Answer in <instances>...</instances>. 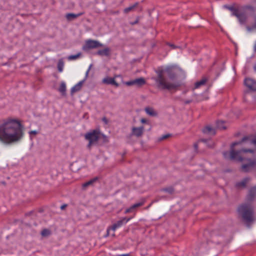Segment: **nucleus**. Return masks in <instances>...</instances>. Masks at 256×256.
<instances>
[{"mask_svg":"<svg viewBox=\"0 0 256 256\" xmlns=\"http://www.w3.org/2000/svg\"><path fill=\"white\" fill-rule=\"evenodd\" d=\"M58 90L62 96H64L66 94V84L64 82H62L60 83V86Z\"/></svg>","mask_w":256,"mask_h":256,"instance_id":"nucleus-20","label":"nucleus"},{"mask_svg":"<svg viewBox=\"0 0 256 256\" xmlns=\"http://www.w3.org/2000/svg\"><path fill=\"white\" fill-rule=\"evenodd\" d=\"M144 131V126L138 128L133 127L132 128V134L137 137H140L142 136Z\"/></svg>","mask_w":256,"mask_h":256,"instance_id":"nucleus-12","label":"nucleus"},{"mask_svg":"<svg viewBox=\"0 0 256 256\" xmlns=\"http://www.w3.org/2000/svg\"><path fill=\"white\" fill-rule=\"evenodd\" d=\"M102 120L106 123V124H107L108 122V121H107V120L106 118H103L102 119Z\"/></svg>","mask_w":256,"mask_h":256,"instance_id":"nucleus-37","label":"nucleus"},{"mask_svg":"<svg viewBox=\"0 0 256 256\" xmlns=\"http://www.w3.org/2000/svg\"><path fill=\"white\" fill-rule=\"evenodd\" d=\"M144 110L150 116H156L158 115L157 112L152 108L146 107L145 108Z\"/></svg>","mask_w":256,"mask_h":256,"instance_id":"nucleus-16","label":"nucleus"},{"mask_svg":"<svg viewBox=\"0 0 256 256\" xmlns=\"http://www.w3.org/2000/svg\"><path fill=\"white\" fill-rule=\"evenodd\" d=\"M100 136V131L97 130H92L86 133L84 135V138L88 141V144L87 145L88 148L90 150L92 146L96 144Z\"/></svg>","mask_w":256,"mask_h":256,"instance_id":"nucleus-5","label":"nucleus"},{"mask_svg":"<svg viewBox=\"0 0 256 256\" xmlns=\"http://www.w3.org/2000/svg\"><path fill=\"white\" fill-rule=\"evenodd\" d=\"M66 206V204H64L61 206L60 208L62 210H64Z\"/></svg>","mask_w":256,"mask_h":256,"instance_id":"nucleus-36","label":"nucleus"},{"mask_svg":"<svg viewBox=\"0 0 256 256\" xmlns=\"http://www.w3.org/2000/svg\"><path fill=\"white\" fill-rule=\"evenodd\" d=\"M50 234V231L48 230L44 229L41 232V234L42 236H46L49 235Z\"/></svg>","mask_w":256,"mask_h":256,"instance_id":"nucleus-28","label":"nucleus"},{"mask_svg":"<svg viewBox=\"0 0 256 256\" xmlns=\"http://www.w3.org/2000/svg\"><path fill=\"white\" fill-rule=\"evenodd\" d=\"M38 132L36 130H32L29 132V134L31 136L32 134L36 135Z\"/></svg>","mask_w":256,"mask_h":256,"instance_id":"nucleus-31","label":"nucleus"},{"mask_svg":"<svg viewBox=\"0 0 256 256\" xmlns=\"http://www.w3.org/2000/svg\"><path fill=\"white\" fill-rule=\"evenodd\" d=\"M80 55H81L80 52H79L78 54H75V55H71L68 57V59L69 60H75L78 58L80 56Z\"/></svg>","mask_w":256,"mask_h":256,"instance_id":"nucleus-26","label":"nucleus"},{"mask_svg":"<svg viewBox=\"0 0 256 256\" xmlns=\"http://www.w3.org/2000/svg\"><path fill=\"white\" fill-rule=\"evenodd\" d=\"M140 122H142V123H146V120L145 119V118H142L141 120H140Z\"/></svg>","mask_w":256,"mask_h":256,"instance_id":"nucleus-34","label":"nucleus"},{"mask_svg":"<svg viewBox=\"0 0 256 256\" xmlns=\"http://www.w3.org/2000/svg\"><path fill=\"white\" fill-rule=\"evenodd\" d=\"M252 28H254L256 29V20L255 21V22H254V25H253V26H252Z\"/></svg>","mask_w":256,"mask_h":256,"instance_id":"nucleus-39","label":"nucleus"},{"mask_svg":"<svg viewBox=\"0 0 256 256\" xmlns=\"http://www.w3.org/2000/svg\"><path fill=\"white\" fill-rule=\"evenodd\" d=\"M138 4V2H136L134 4L128 7V8H126L124 10V12H126V13H128V12H129L132 10H134V8H135Z\"/></svg>","mask_w":256,"mask_h":256,"instance_id":"nucleus-25","label":"nucleus"},{"mask_svg":"<svg viewBox=\"0 0 256 256\" xmlns=\"http://www.w3.org/2000/svg\"><path fill=\"white\" fill-rule=\"evenodd\" d=\"M158 76L154 80L158 86L164 90H172L180 86L176 80V74L171 67H168L164 70L157 72Z\"/></svg>","mask_w":256,"mask_h":256,"instance_id":"nucleus-3","label":"nucleus"},{"mask_svg":"<svg viewBox=\"0 0 256 256\" xmlns=\"http://www.w3.org/2000/svg\"><path fill=\"white\" fill-rule=\"evenodd\" d=\"M82 14H83L82 12H80L78 14L70 13V14H66V18H67L68 20H70L72 19H74L75 18H76L80 16H82Z\"/></svg>","mask_w":256,"mask_h":256,"instance_id":"nucleus-19","label":"nucleus"},{"mask_svg":"<svg viewBox=\"0 0 256 256\" xmlns=\"http://www.w3.org/2000/svg\"><path fill=\"white\" fill-rule=\"evenodd\" d=\"M247 140L246 137H244L242 138V142H235L232 144L231 145V150L229 152H224L223 155L226 158H228L229 156L231 160H236L238 162H242L244 160H246L248 161V163L247 164H244L242 166V170L244 172H249L252 168H253L256 164V159L255 158H253L252 159H245L243 158L240 154L242 152H250V153L253 154L254 152V150L250 149H242L239 151H235L234 150V148L235 146L237 144H241L242 142L245 141Z\"/></svg>","mask_w":256,"mask_h":256,"instance_id":"nucleus-4","label":"nucleus"},{"mask_svg":"<svg viewBox=\"0 0 256 256\" xmlns=\"http://www.w3.org/2000/svg\"><path fill=\"white\" fill-rule=\"evenodd\" d=\"M146 84L145 80L142 78H140L134 80H132L126 82L127 86L136 85L138 86H142Z\"/></svg>","mask_w":256,"mask_h":256,"instance_id":"nucleus-10","label":"nucleus"},{"mask_svg":"<svg viewBox=\"0 0 256 256\" xmlns=\"http://www.w3.org/2000/svg\"><path fill=\"white\" fill-rule=\"evenodd\" d=\"M203 142L206 144V145L208 146V148H212L214 146V142L213 141L211 140H205V139H202L199 140V142Z\"/></svg>","mask_w":256,"mask_h":256,"instance_id":"nucleus-21","label":"nucleus"},{"mask_svg":"<svg viewBox=\"0 0 256 256\" xmlns=\"http://www.w3.org/2000/svg\"><path fill=\"white\" fill-rule=\"evenodd\" d=\"M204 134H206L210 136H214L216 132V130L212 128L210 126H206L202 130Z\"/></svg>","mask_w":256,"mask_h":256,"instance_id":"nucleus-14","label":"nucleus"},{"mask_svg":"<svg viewBox=\"0 0 256 256\" xmlns=\"http://www.w3.org/2000/svg\"><path fill=\"white\" fill-rule=\"evenodd\" d=\"M161 190L166 192L170 194H172L174 192V189L172 187L162 188Z\"/></svg>","mask_w":256,"mask_h":256,"instance_id":"nucleus-27","label":"nucleus"},{"mask_svg":"<svg viewBox=\"0 0 256 256\" xmlns=\"http://www.w3.org/2000/svg\"><path fill=\"white\" fill-rule=\"evenodd\" d=\"M254 70L256 72V64L254 66Z\"/></svg>","mask_w":256,"mask_h":256,"instance_id":"nucleus-41","label":"nucleus"},{"mask_svg":"<svg viewBox=\"0 0 256 256\" xmlns=\"http://www.w3.org/2000/svg\"><path fill=\"white\" fill-rule=\"evenodd\" d=\"M256 196V186L251 188L246 197L247 202L242 204L238 208V212L242 220L248 226L255 220L253 207L251 202Z\"/></svg>","mask_w":256,"mask_h":256,"instance_id":"nucleus-2","label":"nucleus"},{"mask_svg":"<svg viewBox=\"0 0 256 256\" xmlns=\"http://www.w3.org/2000/svg\"><path fill=\"white\" fill-rule=\"evenodd\" d=\"M144 204V201H142V202L134 204L132 206L129 208H126L125 210L124 214H126L132 212H134L136 208L143 206Z\"/></svg>","mask_w":256,"mask_h":256,"instance_id":"nucleus-11","label":"nucleus"},{"mask_svg":"<svg viewBox=\"0 0 256 256\" xmlns=\"http://www.w3.org/2000/svg\"><path fill=\"white\" fill-rule=\"evenodd\" d=\"M168 135H164V136H162V138L161 139L162 140L165 139V138H168Z\"/></svg>","mask_w":256,"mask_h":256,"instance_id":"nucleus-35","label":"nucleus"},{"mask_svg":"<svg viewBox=\"0 0 256 256\" xmlns=\"http://www.w3.org/2000/svg\"><path fill=\"white\" fill-rule=\"evenodd\" d=\"M102 82L107 84H112L116 86H118V84L116 82L113 78L106 77L102 80Z\"/></svg>","mask_w":256,"mask_h":256,"instance_id":"nucleus-13","label":"nucleus"},{"mask_svg":"<svg viewBox=\"0 0 256 256\" xmlns=\"http://www.w3.org/2000/svg\"><path fill=\"white\" fill-rule=\"evenodd\" d=\"M170 46L174 48H176V46H175L174 45L171 44Z\"/></svg>","mask_w":256,"mask_h":256,"instance_id":"nucleus-40","label":"nucleus"},{"mask_svg":"<svg viewBox=\"0 0 256 256\" xmlns=\"http://www.w3.org/2000/svg\"><path fill=\"white\" fill-rule=\"evenodd\" d=\"M194 148H195V149H196V150H197V149H198V144H194Z\"/></svg>","mask_w":256,"mask_h":256,"instance_id":"nucleus-38","label":"nucleus"},{"mask_svg":"<svg viewBox=\"0 0 256 256\" xmlns=\"http://www.w3.org/2000/svg\"><path fill=\"white\" fill-rule=\"evenodd\" d=\"M64 64L61 62H58V70L60 72H62L63 70Z\"/></svg>","mask_w":256,"mask_h":256,"instance_id":"nucleus-30","label":"nucleus"},{"mask_svg":"<svg viewBox=\"0 0 256 256\" xmlns=\"http://www.w3.org/2000/svg\"><path fill=\"white\" fill-rule=\"evenodd\" d=\"M217 128L220 130H224L226 128L224 126V122L223 121H218L216 123Z\"/></svg>","mask_w":256,"mask_h":256,"instance_id":"nucleus-23","label":"nucleus"},{"mask_svg":"<svg viewBox=\"0 0 256 256\" xmlns=\"http://www.w3.org/2000/svg\"><path fill=\"white\" fill-rule=\"evenodd\" d=\"M240 14L238 8H236L232 12V15L234 16H236V18L238 16V15Z\"/></svg>","mask_w":256,"mask_h":256,"instance_id":"nucleus-29","label":"nucleus"},{"mask_svg":"<svg viewBox=\"0 0 256 256\" xmlns=\"http://www.w3.org/2000/svg\"><path fill=\"white\" fill-rule=\"evenodd\" d=\"M24 136V127L16 119L8 118L0 123V142L10 145L22 140Z\"/></svg>","mask_w":256,"mask_h":256,"instance_id":"nucleus-1","label":"nucleus"},{"mask_svg":"<svg viewBox=\"0 0 256 256\" xmlns=\"http://www.w3.org/2000/svg\"><path fill=\"white\" fill-rule=\"evenodd\" d=\"M250 180V178H244L242 181L238 182L236 186L238 188H245L246 184Z\"/></svg>","mask_w":256,"mask_h":256,"instance_id":"nucleus-15","label":"nucleus"},{"mask_svg":"<svg viewBox=\"0 0 256 256\" xmlns=\"http://www.w3.org/2000/svg\"><path fill=\"white\" fill-rule=\"evenodd\" d=\"M245 86L250 90L252 91H256V81L250 78H246L244 80Z\"/></svg>","mask_w":256,"mask_h":256,"instance_id":"nucleus-9","label":"nucleus"},{"mask_svg":"<svg viewBox=\"0 0 256 256\" xmlns=\"http://www.w3.org/2000/svg\"><path fill=\"white\" fill-rule=\"evenodd\" d=\"M240 23H244L246 21V17L244 14L241 13L237 17Z\"/></svg>","mask_w":256,"mask_h":256,"instance_id":"nucleus-24","label":"nucleus"},{"mask_svg":"<svg viewBox=\"0 0 256 256\" xmlns=\"http://www.w3.org/2000/svg\"><path fill=\"white\" fill-rule=\"evenodd\" d=\"M132 218H123L120 220L116 222L112 226L108 228L107 229V235L108 236L110 234V231L112 230L114 233L112 234V236H114V232L116 230L120 227L122 224H126L129 220H131Z\"/></svg>","mask_w":256,"mask_h":256,"instance_id":"nucleus-6","label":"nucleus"},{"mask_svg":"<svg viewBox=\"0 0 256 256\" xmlns=\"http://www.w3.org/2000/svg\"><path fill=\"white\" fill-rule=\"evenodd\" d=\"M98 180V178L97 177L94 178H92V180H88V182H86L84 183L82 185V186L84 188H86L88 187V186L93 184Z\"/></svg>","mask_w":256,"mask_h":256,"instance_id":"nucleus-22","label":"nucleus"},{"mask_svg":"<svg viewBox=\"0 0 256 256\" xmlns=\"http://www.w3.org/2000/svg\"><path fill=\"white\" fill-rule=\"evenodd\" d=\"M207 81V78H203L201 80L196 82L194 84V89H196L199 88L202 86H204L205 84Z\"/></svg>","mask_w":256,"mask_h":256,"instance_id":"nucleus-17","label":"nucleus"},{"mask_svg":"<svg viewBox=\"0 0 256 256\" xmlns=\"http://www.w3.org/2000/svg\"><path fill=\"white\" fill-rule=\"evenodd\" d=\"M110 48H106L104 50H99L97 52V54L98 55H100L101 56H108L110 55Z\"/></svg>","mask_w":256,"mask_h":256,"instance_id":"nucleus-18","label":"nucleus"},{"mask_svg":"<svg viewBox=\"0 0 256 256\" xmlns=\"http://www.w3.org/2000/svg\"><path fill=\"white\" fill-rule=\"evenodd\" d=\"M251 143L256 147V137L252 140Z\"/></svg>","mask_w":256,"mask_h":256,"instance_id":"nucleus-32","label":"nucleus"},{"mask_svg":"<svg viewBox=\"0 0 256 256\" xmlns=\"http://www.w3.org/2000/svg\"><path fill=\"white\" fill-rule=\"evenodd\" d=\"M90 68V67L86 71L84 78L83 80L79 82L77 84H76L70 90L71 94H73L74 93L81 90L83 84H84V82H85L87 78Z\"/></svg>","mask_w":256,"mask_h":256,"instance_id":"nucleus-8","label":"nucleus"},{"mask_svg":"<svg viewBox=\"0 0 256 256\" xmlns=\"http://www.w3.org/2000/svg\"><path fill=\"white\" fill-rule=\"evenodd\" d=\"M226 8L232 12L235 10L236 8L234 6H226Z\"/></svg>","mask_w":256,"mask_h":256,"instance_id":"nucleus-33","label":"nucleus"},{"mask_svg":"<svg viewBox=\"0 0 256 256\" xmlns=\"http://www.w3.org/2000/svg\"><path fill=\"white\" fill-rule=\"evenodd\" d=\"M102 44L99 42L94 40H88L86 42L85 44L82 46V50H87L90 49L101 47Z\"/></svg>","mask_w":256,"mask_h":256,"instance_id":"nucleus-7","label":"nucleus"},{"mask_svg":"<svg viewBox=\"0 0 256 256\" xmlns=\"http://www.w3.org/2000/svg\"><path fill=\"white\" fill-rule=\"evenodd\" d=\"M255 50H256V46H255Z\"/></svg>","mask_w":256,"mask_h":256,"instance_id":"nucleus-42","label":"nucleus"}]
</instances>
